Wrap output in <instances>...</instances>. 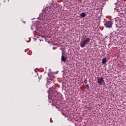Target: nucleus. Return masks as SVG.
<instances>
[{
	"label": "nucleus",
	"mask_w": 126,
	"mask_h": 126,
	"mask_svg": "<svg viewBox=\"0 0 126 126\" xmlns=\"http://www.w3.org/2000/svg\"><path fill=\"white\" fill-rule=\"evenodd\" d=\"M90 43V38L89 37H86L83 38L81 41L80 43V46L81 48H84L85 46L88 45Z\"/></svg>",
	"instance_id": "1"
},
{
	"label": "nucleus",
	"mask_w": 126,
	"mask_h": 126,
	"mask_svg": "<svg viewBox=\"0 0 126 126\" xmlns=\"http://www.w3.org/2000/svg\"><path fill=\"white\" fill-rule=\"evenodd\" d=\"M80 16L81 17H82V18H84V17H86V13L83 12L82 13L80 14Z\"/></svg>",
	"instance_id": "5"
},
{
	"label": "nucleus",
	"mask_w": 126,
	"mask_h": 126,
	"mask_svg": "<svg viewBox=\"0 0 126 126\" xmlns=\"http://www.w3.org/2000/svg\"><path fill=\"white\" fill-rule=\"evenodd\" d=\"M85 87L87 89H89V84H86Z\"/></svg>",
	"instance_id": "8"
},
{
	"label": "nucleus",
	"mask_w": 126,
	"mask_h": 126,
	"mask_svg": "<svg viewBox=\"0 0 126 126\" xmlns=\"http://www.w3.org/2000/svg\"><path fill=\"white\" fill-rule=\"evenodd\" d=\"M61 61L63 63H65V62H66V57H64V55H62L61 57Z\"/></svg>",
	"instance_id": "4"
},
{
	"label": "nucleus",
	"mask_w": 126,
	"mask_h": 126,
	"mask_svg": "<svg viewBox=\"0 0 126 126\" xmlns=\"http://www.w3.org/2000/svg\"><path fill=\"white\" fill-rule=\"evenodd\" d=\"M55 77L54 76L52 77V78Z\"/></svg>",
	"instance_id": "11"
},
{
	"label": "nucleus",
	"mask_w": 126,
	"mask_h": 126,
	"mask_svg": "<svg viewBox=\"0 0 126 126\" xmlns=\"http://www.w3.org/2000/svg\"><path fill=\"white\" fill-rule=\"evenodd\" d=\"M49 74H53V73H50Z\"/></svg>",
	"instance_id": "10"
},
{
	"label": "nucleus",
	"mask_w": 126,
	"mask_h": 126,
	"mask_svg": "<svg viewBox=\"0 0 126 126\" xmlns=\"http://www.w3.org/2000/svg\"><path fill=\"white\" fill-rule=\"evenodd\" d=\"M106 63H107V58H105L102 59V63H103V64H105Z\"/></svg>",
	"instance_id": "6"
},
{
	"label": "nucleus",
	"mask_w": 126,
	"mask_h": 126,
	"mask_svg": "<svg viewBox=\"0 0 126 126\" xmlns=\"http://www.w3.org/2000/svg\"><path fill=\"white\" fill-rule=\"evenodd\" d=\"M97 83L99 85H102L103 83H105V81H104V78L103 77H101L98 79Z\"/></svg>",
	"instance_id": "3"
},
{
	"label": "nucleus",
	"mask_w": 126,
	"mask_h": 126,
	"mask_svg": "<svg viewBox=\"0 0 126 126\" xmlns=\"http://www.w3.org/2000/svg\"><path fill=\"white\" fill-rule=\"evenodd\" d=\"M113 26V22L112 21H106L105 22L104 26L106 28H112Z\"/></svg>",
	"instance_id": "2"
},
{
	"label": "nucleus",
	"mask_w": 126,
	"mask_h": 126,
	"mask_svg": "<svg viewBox=\"0 0 126 126\" xmlns=\"http://www.w3.org/2000/svg\"><path fill=\"white\" fill-rule=\"evenodd\" d=\"M58 103V100H56V101H55V100L54 101H53L52 102V105L53 106H56V104Z\"/></svg>",
	"instance_id": "7"
},
{
	"label": "nucleus",
	"mask_w": 126,
	"mask_h": 126,
	"mask_svg": "<svg viewBox=\"0 0 126 126\" xmlns=\"http://www.w3.org/2000/svg\"><path fill=\"white\" fill-rule=\"evenodd\" d=\"M84 82L85 83V84H86L87 83V82H88V81L87 80V79H85L84 81Z\"/></svg>",
	"instance_id": "9"
}]
</instances>
